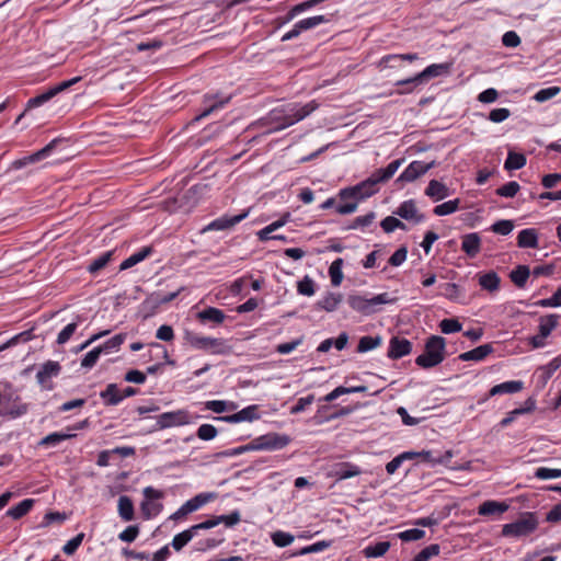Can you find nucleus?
Here are the masks:
<instances>
[{"mask_svg":"<svg viewBox=\"0 0 561 561\" xmlns=\"http://www.w3.org/2000/svg\"><path fill=\"white\" fill-rule=\"evenodd\" d=\"M560 91H561L560 87L545 88V89L539 90L534 95V100L539 102V103H542V102H546V101L554 98L556 95H558L560 93Z\"/></svg>","mask_w":561,"mask_h":561,"instance_id":"e2e57ef3","label":"nucleus"},{"mask_svg":"<svg viewBox=\"0 0 561 561\" xmlns=\"http://www.w3.org/2000/svg\"><path fill=\"white\" fill-rule=\"evenodd\" d=\"M117 508L118 515L123 520L130 522L135 518L134 504L129 496H119Z\"/></svg>","mask_w":561,"mask_h":561,"instance_id":"473e14b6","label":"nucleus"},{"mask_svg":"<svg viewBox=\"0 0 561 561\" xmlns=\"http://www.w3.org/2000/svg\"><path fill=\"white\" fill-rule=\"evenodd\" d=\"M446 340L439 335H431L424 346L423 354L419 355L415 364L424 369L433 368L445 359Z\"/></svg>","mask_w":561,"mask_h":561,"instance_id":"f03ea898","label":"nucleus"},{"mask_svg":"<svg viewBox=\"0 0 561 561\" xmlns=\"http://www.w3.org/2000/svg\"><path fill=\"white\" fill-rule=\"evenodd\" d=\"M57 142H58V139H53L49 144H47L41 150H38L30 156L23 157L22 159L15 160L12 164L13 168L22 169L27 164L35 163V162H38V161L47 158L51 153V151L56 148Z\"/></svg>","mask_w":561,"mask_h":561,"instance_id":"a211bd4d","label":"nucleus"},{"mask_svg":"<svg viewBox=\"0 0 561 561\" xmlns=\"http://www.w3.org/2000/svg\"><path fill=\"white\" fill-rule=\"evenodd\" d=\"M342 266L343 259L339 257L334 260L329 267V275L333 286H340L343 280Z\"/></svg>","mask_w":561,"mask_h":561,"instance_id":"de8ad7c7","label":"nucleus"},{"mask_svg":"<svg viewBox=\"0 0 561 561\" xmlns=\"http://www.w3.org/2000/svg\"><path fill=\"white\" fill-rule=\"evenodd\" d=\"M286 114L284 113L282 107H277L272 110L265 117L260 119V124L262 126H271L268 131H278L282 129L287 128L288 126H285V119Z\"/></svg>","mask_w":561,"mask_h":561,"instance_id":"aec40b11","label":"nucleus"},{"mask_svg":"<svg viewBox=\"0 0 561 561\" xmlns=\"http://www.w3.org/2000/svg\"><path fill=\"white\" fill-rule=\"evenodd\" d=\"M419 59V55L416 53H410V54H390L383 56L379 65L385 68H396V64H391V60H402V61H415Z\"/></svg>","mask_w":561,"mask_h":561,"instance_id":"e433bc0d","label":"nucleus"},{"mask_svg":"<svg viewBox=\"0 0 561 561\" xmlns=\"http://www.w3.org/2000/svg\"><path fill=\"white\" fill-rule=\"evenodd\" d=\"M513 229H514V222L508 219L497 220L496 222H494L491 226V230L494 233L502 234V236L510 234Z\"/></svg>","mask_w":561,"mask_h":561,"instance_id":"052dcab7","label":"nucleus"},{"mask_svg":"<svg viewBox=\"0 0 561 561\" xmlns=\"http://www.w3.org/2000/svg\"><path fill=\"white\" fill-rule=\"evenodd\" d=\"M259 417H260V415L257 413V407L249 405L247 408H243L242 410H240L239 412H237L234 414L215 417V420L225 421L228 423H239V422H244V421L251 422V421L257 420Z\"/></svg>","mask_w":561,"mask_h":561,"instance_id":"4be33fe9","label":"nucleus"},{"mask_svg":"<svg viewBox=\"0 0 561 561\" xmlns=\"http://www.w3.org/2000/svg\"><path fill=\"white\" fill-rule=\"evenodd\" d=\"M80 79H81L80 77H75L70 80L62 81L54 87H50L47 91H45L34 98H31L27 101L26 111L45 104L46 102H48L53 98H55L57 94L64 92L65 90H67L71 85H73L75 83L79 82Z\"/></svg>","mask_w":561,"mask_h":561,"instance_id":"9b49d317","label":"nucleus"},{"mask_svg":"<svg viewBox=\"0 0 561 561\" xmlns=\"http://www.w3.org/2000/svg\"><path fill=\"white\" fill-rule=\"evenodd\" d=\"M507 510L508 505L506 503L489 500L479 506L478 514L482 516L501 515Z\"/></svg>","mask_w":561,"mask_h":561,"instance_id":"bb28decb","label":"nucleus"},{"mask_svg":"<svg viewBox=\"0 0 561 561\" xmlns=\"http://www.w3.org/2000/svg\"><path fill=\"white\" fill-rule=\"evenodd\" d=\"M394 214L402 219L412 220L415 224H420L425 219V216L419 213L416 204L413 199H408L401 203Z\"/></svg>","mask_w":561,"mask_h":561,"instance_id":"412c9836","label":"nucleus"},{"mask_svg":"<svg viewBox=\"0 0 561 561\" xmlns=\"http://www.w3.org/2000/svg\"><path fill=\"white\" fill-rule=\"evenodd\" d=\"M527 160L525 154L510 151L504 163L505 170H519L525 167Z\"/></svg>","mask_w":561,"mask_h":561,"instance_id":"c03bdc74","label":"nucleus"},{"mask_svg":"<svg viewBox=\"0 0 561 561\" xmlns=\"http://www.w3.org/2000/svg\"><path fill=\"white\" fill-rule=\"evenodd\" d=\"M517 245L518 248L525 249H536L539 247L538 242V232L534 228H526L519 231L517 236Z\"/></svg>","mask_w":561,"mask_h":561,"instance_id":"393cba45","label":"nucleus"},{"mask_svg":"<svg viewBox=\"0 0 561 561\" xmlns=\"http://www.w3.org/2000/svg\"><path fill=\"white\" fill-rule=\"evenodd\" d=\"M459 204H460L459 198L451 199V201H448V202H445L443 204L435 206L433 209V213L436 216H447V215H450V214H454L455 211H457L459 208Z\"/></svg>","mask_w":561,"mask_h":561,"instance_id":"09e8293b","label":"nucleus"},{"mask_svg":"<svg viewBox=\"0 0 561 561\" xmlns=\"http://www.w3.org/2000/svg\"><path fill=\"white\" fill-rule=\"evenodd\" d=\"M197 317L203 322L209 321L216 324L221 323L226 318L224 311L215 307H208L204 309L203 311L198 312Z\"/></svg>","mask_w":561,"mask_h":561,"instance_id":"58836bf2","label":"nucleus"},{"mask_svg":"<svg viewBox=\"0 0 561 561\" xmlns=\"http://www.w3.org/2000/svg\"><path fill=\"white\" fill-rule=\"evenodd\" d=\"M439 329L444 334H451L461 331L462 324L458 319L447 318L439 322Z\"/></svg>","mask_w":561,"mask_h":561,"instance_id":"864d4df0","label":"nucleus"},{"mask_svg":"<svg viewBox=\"0 0 561 561\" xmlns=\"http://www.w3.org/2000/svg\"><path fill=\"white\" fill-rule=\"evenodd\" d=\"M75 434H71V433H68V434H64V433H51V434H48L47 436H45L44 438H42V440L39 442V445L42 446H56L57 444L66 440V439H69L71 437H73Z\"/></svg>","mask_w":561,"mask_h":561,"instance_id":"3c124183","label":"nucleus"},{"mask_svg":"<svg viewBox=\"0 0 561 561\" xmlns=\"http://www.w3.org/2000/svg\"><path fill=\"white\" fill-rule=\"evenodd\" d=\"M294 536L289 533L277 530L272 534V541L275 546L284 548L289 546L294 541Z\"/></svg>","mask_w":561,"mask_h":561,"instance_id":"6e6d98bb","label":"nucleus"},{"mask_svg":"<svg viewBox=\"0 0 561 561\" xmlns=\"http://www.w3.org/2000/svg\"><path fill=\"white\" fill-rule=\"evenodd\" d=\"M390 548L389 541H379L374 545L367 546L363 553L366 558H379L382 557Z\"/></svg>","mask_w":561,"mask_h":561,"instance_id":"37998d69","label":"nucleus"},{"mask_svg":"<svg viewBox=\"0 0 561 561\" xmlns=\"http://www.w3.org/2000/svg\"><path fill=\"white\" fill-rule=\"evenodd\" d=\"M559 316L551 313L539 318L538 334L529 339L533 348H541L546 345L545 340L558 325Z\"/></svg>","mask_w":561,"mask_h":561,"instance_id":"1a4fd4ad","label":"nucleus"},{"mask_svg":"<svg viewBox=\"0 0 561 561\" xmlns=\"http://www.w3.org/2000/svg\"><path fill=\"white\" fill-rule=\"evenodd\" d=\"M396 301L397 297H391L388 293H381L371 298L360 295H350L347 297L350 307L363 316H371L381 310L380 306L394 304Z\"/></svg>","mask_w":561,"mask_h":561,"instance_id":"7ed1b4c3","label":"nucleus"},{"mask_svg":"<svg viewBox=\"0 0 561 561\" xmlns=\"http://www.w3.org/2000/svg\"><path fill=\"white\" fill-rule=\"evenodd\" d=\"M216 497L215 493H199L194 497L190 499L187 502L191 504L194 511L199 510L205 504L209 503Z\"/></svg>","mask_w":561,"mask_h":561,"instance_id":"4d7b16f0","label":"nucleus"},{"mask_svg":"<svg viewBox=\"0 0 561 561\" xmlns=\"http://www.w3.org/2000/svg\"><path fill=\"white\" fill-rule=\"evenodd\" d=\"M493 352V347L491 344L480 345L471 351L461 353L458 358L462 362H480L483 360L489 354Z\"/></svg>","mask_w":561,"mask_h":561,"instance_id":"a878e982","label":"nucleus"},{"mask_svg":"<svg viewBox=\"0 0 561 561\" xmlns=\"http://www.w3.org/2000/svg\"><path fill=\"white\" fill-rule=\"evenodd\" d=\"M561 366V355L551 359L547 365L540 366L538 368V379L541 381L542 386L547 383V381L552 377L553 373Z\"/></svg>","mask_w":561,"mask_h":561,"instance_id":"f704fd0d","label":"nucleus"},{"mask_svg":"<svg viewBox=\"0 0 561 561\" xmlns=\"http://www.w3.org/2000/svg\"><path fill=\"white\" fill-rule=\"evenodd\" d=\"M101 354V350L98 346L89 351L81 359V367L85 369H91L99 360Z\"/></svg>","mask_w":561,"mask_h":561,"instance_id":"0e129e2a","label":"nucleus"},{"mask_svg":"<svg viewBox=\"0 0 561 561\" xmlns=\"http://www.w3.org/2000/svg\"><path fill=\"white\" fill-rule=\"evenodd\" d=\"M382 339L381 336H370L365 335L359 339L358 345H357V352L358 353H366L368 351H371L379 345H381Z\"/></svg>","mask_w":561,"mask_h":561,"instance_id":"a18cd8bd","label":"nucleus"},{"mask_svg":"<svg viewBox=\"0 0 561 561\" xmlns=\"http://www.w3.org/2000/svg\"><path fill=\"white\" fill-rule=\"evenodd\" d=\"M342 301V295L329 293L321 300L317 302V307L328 312L334 311Z\"/></svg>","mask_w":561,"mask_h":561,"instance_id":"a19ab883","label":"nucleus"},{"mask_svg":"<svg viewBox=\"0 0 561 561\" xmlns=\"http://www.w3.org/2000/svg\"><path fill=\"white\" fill-rule=\"evenodd\" d=\"M151 253H152V248L151 247L142 248L138 252L131 254L129 257L124 260L121 263L119 270L121 271H125V270H128V268L135 266L136 264L140 263L146 257H148Z\"/></svg>","mask_w":561,"mask_h":561,"instance_id":"c9c22d12","label":"nucleus"},{"mask_svg":"<svg viewBox=\"0 0 561 561\" xmlns=\"http://www.w3.org/2000/svg\"><path fill=\"white\" fill-rule=\"evenodd\" d=\"M194 531L191 527L178 535H175L172 539L171 546L175 551L182 550L194 537Z\"/></svg>","mask_w":561,"mask_h":561,"instance_id":"49530a36","label":"nucleus"},{"mask_svg":"<svg viewBox=\"0 0 561 561\" xmlns=\"http://www.w3.org/2000/svg\"><path fill=\"white\" fill-rule=\"evenodd\" d=\"M329 20L324 15H316L298 21V27L302 31L313 28Z\"/></svg>","mask_w":561,"mask_h":561,"instance_id":"bf43d9fd","label":"nucleus"},{"mask_svg":"<svg viewBox=\"0 0 561 561\" xmlns=\"http://www.w3.org/2000/svg\"><path fill=\"white\" fill-rule=\"evenodd\" d=\"M100 397L106 405H117L124 399L116 383H108L106 388L101 391Z\"/></svg>","mask_w":561,"mask_h":561,"instance_id":"7c9ffc66","label":"nucleus"},{"mask_svg":"<svg viewBox=\"0 0 561 561\" xmlns=\"http://www.w3.org/2000/svg\"><path fill=\"white\" fill-rule=\"evenodd\" d=\"M111 255V252H105L101 254L90 263L88 271L92 274H95L100 270L104 268L110 262Z\"/></svg>","mask_w":561,"mask_h":561,"instance_id":"69168bd1","label":"nucleus"},{"mask_svg":"<svg viewBox=\"0 0 561 561\" xmlns=\"http://www.w3.org/2000/svg\"><path fill=\"white\" fill-rule=\"evenodd\" d=\"M181 289L163 294L162 291H154L150 294L141 304L142 309L148 313H153L161 305L168 304L175 299Z\"/></svg>","mask_w":561,"mask_h":561,"instance_id":"dca6fc26","label":"nucleus"},{"mask_svg":"<svg viewBox=\"0 0 561 561\" xmlns=\"http://www.w3.org/2000/svg\"><path fill=\"white\" fill-rule=\"evenodd\" d=\"M230 100L231 95H221L218 93L205 94L203 100L204 108L201 114L195 117V121H201L202 118L209 116L215 111L222 108L230 102Z\"/></svg>","mask_w":561,"mask_h":561,"instance_id":"2eb2a0df","label":"nucleus"},{"mask_svg":"<svg viewBox=\"0 0 561 561\" xmlns=\"http://www.w3.org/2000/svg\"><path fill=\"white\" fill-rule=\"evenodd\" d=\"M419 457L423 459V461L428 462L433 466L435 465H445L447 466L453 458L454 454L451 450H446L444 454L435 455L431 450H422L419 451Z\"/></svg>","mask_w":561,"mask_h":561,"instance_id":"c756f323","label":"nucleus"},{"mask_svg":"<svg viewBox=\"0 0 561 561\" xmlns=\"http://www.w3.org/2000/svg\"><path fill=\"white\" fill-rule=\"evenodd\" d=\"M537 307L554 308L561 306V287H559L550 298H545L534 304Z\"/></svg>","mask_w":561,"mask_h":561,"instance_id":"5fc2aeb1","label":"nucleus"},{"mask_svg":"<svg viewBox=\"0 0 561 561\" xmlns=\"http://www.w3.org/2000/svg\"><path fill=\"white\" fill-rule=\"evenodd\" d=\"M360 473H362V469L358 466L351 463V462L337 463L332 471V476L337 481L350 479V478L359 476Z\"/></svg>","mask_w":561,"mask_h":561,"instance_id":"b1692460","label":"nucleus"},{"mask_svg":"<svg viewBox=\"0 0 561 561\" xmlns=\"http://www.w3.org/2000/svg\"><path fill=\"white\" fill-rule=\"evenodd\" d=\"M144 501L140 503V511L145 519L157 516L163 508L162 503L157 502L164 496V493L153 486H146L142 490Z\"/></svg>","mask_w":561,"mask_h":561,"instance_id":"39448f33","label":"nucleus"},{"mask_svg":"<svg viewBox=\"0 0 561 561\" xmlns=\"http://www.w3.org/2000/svg\"><path fill=\"white\" fill-rule=\"evenodd\" d=\"M461 250L469 256L476 257L481 250V238L479 233L471 232L462 236Z\"/></svg>","mask_w":561,"mask_h":561,"instance_id":"5701e85b","label":"nucleus"},{"mask_svg":"<svg viewBox=\"0 0 561 561\" xmlns=\"http://www.w3.org/2000/svg\"><path fill=\"white\" fill-rule=\"evenodd\" d=\"M190 423L191 415L186 410L164 412L157 416V421L154 425L150 428V432H157L175 426H183Z\"/></svg>","mask_w":561,"mask_h":561,"instance_id":"0eeeda50","label":"nucleus"},{"mask_svg":"<svg viewBox=\"0 0 561 561\" xmlns=\"http://www.w3.org/2000/svg\"><path fill=\"white\" fill-rule=\"evenodd\" d=\"M28 411V404L26 403H14L12 407L7 409L5 411H2L0 414L3 416H9L11 419L20 417L24 414H26Z\"/></svg>","mask_w":561,"mask_h":561,"instance_id":"13d9d810","label":"nucleus"},{"mask_svg":"<svg viewBox=\"0 0 561 561\" xmlns=\"http://www.w3.org/2000/svg\"><path fill=\"white\" fill-rule=\"evenodd\" d=\"M535 477L540 480L561 478V469L540 467L536 469Z\"/></svg>","mask_w":561,"mask_h":561,"instance_id":"774afa93","label":"nucleus"},{"mask_svg":"<svg viewBox=\"0 0 561 561\" xmlns=\"http://www.w3.org/2000/svg\"><path fill=\"white\" fill-rule=\"evenodd\" d=\"M411 352L412 343L409 340L399 336H393L390 339L387 354L389 358L399 359L409 355Z\"/></svg>","mask_w":561,"mask_h":561,"instance_id":"6ab92c4d","label":"nucleus"},{"mask_svg":"<svg viewBox=\"0 0 561 561\" xmlns=\"http://www.w3.org/2000/svg\"><path fill=\"white\" fill-rule=\"evenodd\" d=\"M450 66L451 65L448 64V62L432 64V65L427 66L420 73L415 75L414 77H411V78H408V79H403V80H399L398 84H411V83L422 84V83H424L425 81H427V80H430L432 78H436V77H440V76H444V75H448L449 71H450Z\"/></svg>","mask_w":561,"mask_h":561,"instance_id":"9d476101","label":"nucleus"},{"mask_svg":"<svg viewBox=\"0 0 561 561\" xmlns=\"http://www.w3.org/2000/svg\"><path fill=\"white\" fill-rule=\"evenodd\" d=\"M297 291L304 296H313L316 293L314 280L309 275H306L301 280L298 282Z\"/></svg>","mask_w":561,"mask_h":561,"instance_id":"8fccbe9b","label":"nucleus"},{"mask_svg":"<svg viewBox=\"0 0 561 561\" xmlns=\"http://www.w3.org/2000/svg\"><path fill=\"white\" fill-rule=\"evenodd\" d=\"M402 159L391 161L386 168L376 170L373 174L378 183H382L391 179L402 163Z\"/></svg>","mask_w":561,"mask_h":561,"instance_id":"72a5a7b5","label":"nucleus"},{"mask_svg":"<svg viewBox=\"0 0 561 561\" xmlns=\"http://www.w3.org/2000/svg\"><path fill=\"white\" fill-rule=\"evenodd\" d=\"M440 552V547L437 543H432L424 549H422L412 561H428L431 558L438 556Z\"/></svg>","mask_w":561,"mask_h":561,"instance_id":"603ef678","label":"nucleus"},{"mask_svg":"<svg viewBox=\"0 0 561 561\" xmlns=\"http://www.w3.org/2000/svg\"><path fill=\"white\" fill-rule=\"evenodd\" d=\"M524 387V382L520 380H510L505 381L499 385L493 386L490 391L489 396H497V394H504V393H516L520 391Z\"/></svg>","mask_w":561,"mask_h":561,"instance_id":"c85d7f7f","label":"nucleus"},{"mask_svg":"<svg viewBox=\"0 0 561 561\" xmlns=\"http://www.w3.org/2000/svg\"><path fill=\"white\" fill-rule=\"evenodd\" d=\"M318 107H319V104L314 100L308 102L305 105L289 104V105L283 106L282 108H283L284 113L286 114V117H285L286 122L284 125L289 127V126L302 121L304 118L309 116L312 112H314Z\"/></svg>","mask_w":561,"mask_h":561,"instance_id":"f8f14e48","label":"nucleus"},{"mask_svg":"<svg viewBox=\"0 0 561 561\" xmlns=\"http://www.w3.org/2000/svg\"><path fill=\"white\" fill-rule=\"evenodd\" d=\"M538 527V519L535 513H524L517 520L505 524L502 527V536L519 538L533 534Z\"/></svg>","mask_w":561,"mask_h":561,"instance_id":"20e7f679","label":"nucleus"},{"mask_svg":"<svg viewBox=\"0 0 561 561\" xmlns=\"http://www.w3.org/2000/svg\"><path fill=\"white\" fill-rule=\"evenodd\" d=\"M290 442L291 438L288 435L271 432L252 439V448L254 450L267 451L279 450L285 448Z\"/></svg>","mask_w":561,"mask_h":561,"instance_id":"423d86ee","label":"nucleus"},{"mask_svg":"<svg viewBox=\"0 0 561 561\" xmlns=\"http://www.w3.org/2000/svg\"><path fill=\"white\" fill-rule=\"evenodd\" d=\"M378 184L379 183L376 178L371 174L367 180L362 181L354 186L342 188L339 192V197L341 201H345V203L336 206V213L340 215H350L356 211L360 201H364L377 193Z\"/></svg>","mask_w":561,"mask_h":561,"instance_id":"f257e3e1","label":"nucleus"},{"mask_svg":"<svg viewBox=\"0 0 561 561\" xmlns=\"http://www.w3.org/2000/svg\"><path fill=\"white\" fill-rule=\"evenodd\" d=\"M217 428L211 424H202L196 432V435L202 440H211L217 436Z\"/></svg>","mask_w":561,"mask_h":561,"instance_id":"338daca9","label":"nucleus"},{"mask_svg":"<svg viewBox=\"0 0 561 561\" xmlns=\"http://www.w3.org/2000/svg\"><path fill=\"white\" fill-rule=\"evenodd\" d=\"M380 226L387 233L393 232L396 229H405V225L393 216H388L381 220Z\"/></svg>","mask_w":561,"mask_h":561,"instance_id":"680f3d73","label":"nucleus"},{"mask_svg":"<svg viewBox=\"0 0 561 561\" xmlns=\"http://www.w3.org/2000/svg\"><path fill=\"white\" fill-rule=\"evenodd\" d=\"M126 340V333H118L114 335L113 337L105 341L102 345H99L98 347L101 350L102 354H108L112 351H118L121 345Z\"/></svg>","mask_w":561,"mask_h":561,"instance_id":"79ce46f5","label":"nucleus"},{"mask_svg":"<svg viewBox=\"0 0 561 561\" xmlns=\"http://www.w3.org/2000/svg\"><path fill=\"white\" fill-rule=\"evenodd\" d=\"M61 370V366L58 362L48 360L44 363L36 374V380L38 385L45 390H51L53 383L50 379L57 377Z\"/></svg>","mask_w":561,"mask_h":561,"instance_id":"4468645a","label":"nucleus"},{"mask_svg":"<svg viewBox=\"0 0 561 561\" xmlns=\"http://www.w3.org/2000/svg\"><path fill=\"white\" fill-rule=\"evenodd\" d=\"M425 195L434 201H442L449 196V188L437 180H431L425 188Z\"/></svg>","mask_w":561,"mask_h":561,"instance_id":"cd10ccee","label":"nucleus"},{"mask_svg":"<svg viewBox=\"0 0 561 561\" xmlns=\"http://www.w3.org/2000/svg\"><path fill=\"white\" fill-rule=\"evenodd\" d=\"M529 275L530 270L527 265H518L511 272L510 277L518 288H524Z\"/></svg>","mask_w":561,"mask_h":561,"instance_id":"ea45409f","label":"nucleus"},{"mask_svg":"<svg viewBox=\"0 0 561 561\" xmlns=\"http://www.w3.org/2000/svg\"><path fill=\"white\" fill-rule=\"evenodd\" d=\"M187 342L194 348L208 351L211 354H226L229 352V347L222 339L188 334Z\"/></svg>","mask_w":561,"mask_h":561,"instance_id":"6e6552de","label":"nucleus"},{"mask_svg":"<svg viewBox=\"0 0 561 561\" xmlns=\"http://www.w3.org/2000/svg\"><path fill=\"white\" fill-rule=\"evenodd\" d=\"M436 167V161L433 160L428 163H424L422 161H412L399 175L397 182H413L419 179L421 175L425 174L427 171Z\"/></svg>","mask_w":561,"mask_h":561,"instance_id":"ddd939ff","label":"nucleus"},{"mask_svg":"<svg viewBox=\"0 0 561 561\" xmlns=\"http://www.w3.org/2000/svg\"><path fill=\"white\" fill-rule=\"evenodd\" d=\"M501 278L500 276L493 272L490 271L485 274H482L479 276V285L488 290V291H496L500 287Z\"/></svg>","mask_w":561,"mask_h":561,"instance_id":"4c0bfd02","label":"nucleus"},{"mask_svg":"<svg viewBox=\"0 0 561 561\" xmlns=\"http://www.w3.org/2000/svg\"><path fill=\"white\" fill-rule=\"evenodd\" d=\"M34 504H35V500L25 499V500L21 501L19 504L10 507L5 514H7V516L11 517L12 519H20L32 510Z\"/></svg>","mask_w":561,"mask_h":561,"instance_id":"2f4dec72","label":"nucleus"},{"mask_svg":"<svg viewBox=\"0 0 561 561\" xmlns=\"http://www.w3.org/2000/svg\"><path fill=\"white\" fill-rule=\"evenodd\" d=\"M249 215V210H244L239 215L229 216L224 215L211 222H209L204 229L203 232L206 231H219V230H228L234 227L237 224L241 222Z\"/></svg>","mask_w":561,"mask_h":561,"instance_id":"f3484780","label":"nucleus"}]
</instances>
